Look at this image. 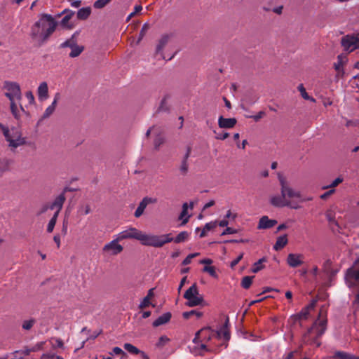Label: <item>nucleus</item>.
<instances>
[{"mask_svg":"<svg viewBox=\"0 0 359 359\" xmlns=\"http://www.w3.org/2000/svg\"><path fill=\"white\" fill-rule=\"evenodd\" d=\"M326 329L327 318L323 310L320 309L318 319L303 336V342L304 344H310L319 346L320 342L318 341V338L325 333Z\"/></svg>","mask_w":359,"mask_h":359,"instance_id":"3","label":"nucleus"},{"mask_svg":"<svg viewBox=\"0 0 359 359\" xmlns=\"http://www.w3.org/2000/svg\"><path fill=\"white\" fill-rule=\"evenodd\" d=\"M196 315L197 318H199L202 316V313L199 311H196L195 310H192L191 311L184 312L183 317L184 318H189L191 316Z\"/></svg>","mask_w":359,"mask_h":359,"instance_id":"50","label":"nucleus"},{"mask_svg":"<svg viewBox=\"0 0 359 359\" xmlns=\"http://www.w3.org/2000/svg\"><path fill=\"white\" fill-rule=\"evenodd\" d=\"M287 235H283L277 238L276 242L273 245V249L276 251L283 249L287 243Z\"/></svg>","mask_w":359,"mask_h":359,"instance_id":"29","label":"nucleus"},{"mask_svg":"<svg viewBox=\"0 0 359 359\" xmlns=\"http://www.w3.org/2000/svg\"><path fill=\"white\" fill-rule=\"evenodd\" d=\"M238 232V231L235 229L231 227H226L223 232L222 233V236L227 235V234H235Z\"/></svg>","mask_w":359,"mask_h":359,"instance_id":"56","label":"nucleus"},{"mask_svg":"<svg viewBox=\"0 0 359 359\" xmlns=\"http://www.w3.org/2000/svg\"><path fill=\"white\" fill-rule=\"evenodd\" d=\"M50 210V203L43 204L37 212V215H41L45 213L48 210Z\"/></svg>","mask_w":359,"mask_h":359,"instance_id":"55","label":"nucleus"},{"mask_svg":"<svg viewBox=\"0 0 359 359\" xmlns=\"http://www.w3.org/2000/svg\"><path fill=\"white\" fill-rule=\"evenodd\" d=\"M0 130L3 133L6 141L9 142V147L15 149L25 144V139L22 137V133L18 128L9 129L0 123Z\"/></svg>","mask_w":359,"mask_h":359,"instance_id":"4","label":"nucleus"},{"mask_svg":"<svg viewBox=\"0 0 359 359\" xmlns=\"http://www.w3.org/2000/svg\"><path fill=\"white\" fill-rule=\"evenodd\" d=\"M190 155V149L188 148L186 154L184 156L183 160L181 163V165L180 166V171L182 175H184L188 172L189 165L187 163V160Z\"/></svg>","mask_w":359,"mask_h":359,"instance_id":"28","label":"nucleus"},{"mask_svg":"<svg viewBox=\"0 0 359 359\" xmlns=\"http://www.w3.org/2000/svg\"><path fill=\"white\" fill-rule=\"evenodd\" d=\"M84 48L82 46H75L71 50V53H69V57H78L83 50Z\"/></svg>","mask_w":359,"mask_h":359,"instance_id":"41","label":"nucleus"},{"mask_svg":"<svg viewBox=\"0 0 359 359\" xmlns=\"http://www.w3.org/2000/svg\"><path fill=\"white\" fill-rule=\"evenodd\" d=\"M57 217H58L57 212H55L54 215H53V217H51L50 220L49 221L48 226H47V231L48 233H51L53 231L54 227L56 224V222H57Z\"/></svg>","mask_w":359,"mask_h":359,"instance_id":"40","label":"nucleus"},{"mask_svg":"<svg viewBox=\"0 0 359 359\" xmlns=\"http://www.w3.org/2000/svg\"><path fill=\"white\" fill-rule=\"evenodd\" d=\"M236 124V119L234 118H224L219 116L218 119V125L221 128H232Z\"/></svg>","mask_w":359,"mask_h":359,"instance_id":"22","label":"nucleus"},{"mask_svg":"<svg viewBox=\"0 0 359 359\" xmlns=\"http://www.w3.org/2000/svg\"><path fill=\"white\" fill-rule=\"evenodd\" d=\"M123 348L128 352L133 355H138L140 353V350L131 344L126 343L123 345Z\"/></svg>","mask_w":359,"mask_h":359,"instance_id":"39","label":"nucleus"},{"mask_svg":"<svg viewBox=\"0 0 359 359\" xmlns=\"http://www.w3.org/2000/svg\"><path fill=\"white\" fill-rule=\"evenodd\" d=\"M346 285L355 291V299L352 302V306L355 311L359 310V280L353 283L351 285L346 284Z\"/></svg>","mask_w":359,"mask_h":359,"instance_id":"23","label":"nucleus"},{"mask_svg":"<svg viewBox=\"0 0 359 359\" xmlns=\"http://www.w3.org/2000/svg\"><path fill=\"white\" fill-rule=\"evenodd\" d=\"M57 22L50 14L43 13L31 27L30 36L33 39L43 43L55 31Z\"/></svg>","mask_w":359,"mask_h":359,"instance_id":"2","label":"nucleus"},{"mask_svg":"<svg viewBox=\"0 0 359 359\" xmlns=\"http://www.w3.org/2000/svg\"><path fill=\"white\" fill-rule=\"evenodd\" d=\"M76 45H77V41L75 38V34H74L72 36V37L70 39H69L67 41H65V42L62 43L60 46V48H63L68 47L72 49Z\"/></svg>","mask_w":359,"mask_h":359,"instance_id":"34","label":"nucleus"},{"mask_svg":"<svg viewBox=\"0 0 359 359\" xmlns=\"http://www.w3.org/2000/svg\"><path fill=\"white\" fill-rule=\"evenodd\" d=\"M154 290H155V288H151L149 290L147 295L145 297H144V299H142V301L141 302V303L139 305V308L140 309L144 310L146 308L149 307L150 305H151V299L154 295Z\"/></svg>","mask_w":359,"mask_h":359,"instance_id":"26","label":"nucleus"},{"mask_svg":"<svg viewBox=\"0 0 359 359\" xmlns=\"http://www.w3.org/2000/svg\"><path fill=\"white\" fill-rule=\"evenodd\" d=\"M119 242H121V241L118 240V238L116 236V238L104 245L102 252L110 255H117L120 254L123 250V248L118 243Z\"/></svg>","mask_w":359,"mask_h":359,"instance_id":"11","label":"nucleus"},{"mask_svg":"<svg viewBox=\"0 0 359 359\" xmlns=\"http://www.w3.org/2000/svg\"><path fill=\"white\" fill-rule=\"evenodd\" d=\"M326 217L331 225H335L339 227V224L335 219L334 212L332 210H329L326 212Z\"/></svg>","mask_w":359,"mask_h":359,"instance_id":"46","label":"nucleus"},{"mask_svg":"<svg viewBox=\"0 0 359 359\" xmlns=\"http://www.w3.org/2000/svg\"><path fill=\"white\" fill-rule=\"evenodd\" d=\"M280 183L281 185V194L285 196V198L292 199L290 201H297L299 205L300 203L305 201L306 199L303 198L299 191L294 190L287 185L285 180L280 177Z\"/></svg>","mask_w":359,"mask_h":359,"instance_id":"7","label":"nucleus"},{"mask_svg":"<svg viewBox=\"0 0 359 359\" xmlns=\"http://www.w3.org/2000/svg\"><path fill=\"white\" fill-rule=\"evenodd\" d=\"M173 241V237L171 233L158 236V247H161L164 244Z\"/></svg>","mask_w":359,"mask_h":359,"instance_id":"35","label":"nucleus"},{"mask_svg":"<svg viewBox=\"0 0 359 359\" xmlns=\"http://www.w3.org/2000/svg\"><path fill=\"white\" fill-rule=\"evenodd\" d=\"M11 104V111L13 116L16 119L20 118V110L18 109L17 104L15 102V100L10 101Z\"/></svg>","mask_w":359,"mask_h":359,"instance_id":"43","label":"nucleus"},{"mask_svg":"<svg viewBox=\"0 0 359 359\" xmlns=\"http://www.w3.org/2000/svg\"><path fill=\"white\" fill-rule=\"evenodd\" d=\"M253 278L254 276L243 277L241 281V286L245 289L249 288L252 284Z\"/></svg>","mask_w":359,"mask_h":359,"instance_id":"45","label":"nucleus"},{"mask_svg":"<svg viewBox=\"0 0 359 359\" xmlns=\"http://www.w3.org/2000/svg\"><path fill=\"white\" fill-rule=\"evenodd\" d=\"M277 224L275 219H270L267 216H263L260 218L257 226L258 229H267L272 228Z\"/></svg>","mask_w":359,"mask_h":359,"instance_id":"19","label":"nucleus"},{"mask_svg":"<svg viewBox=\"0 0 359 359\" xmlns=\"http://www.w3.org/2000/svg\"><path fill=\"white\" fill-rule=\"evenodd\" d=\"M217 221L206 223L204 226L205 231H209L212 229H214L217 226Z\"/></svg>","mask_w":359,"mask_h":359,"instance_id":"54","label":"nucleus"},{"mask_svg":"<svg viewBox=\"0 0 359 359\" xmlns=\"http://www.w3.org/2000/svg\"><path fill=\"white\" fill-rule=\"evenodd\" d=\"M266 261H267V259L266 257H262V258L259 259L257 262H256L253 264V266L251 269V271L253 273H257L259 271H261L262 269H263L264 267L263 263L266 262Z\"/></svg>","mask_w":359,"mask_h":359,"instance_id":"33","label":"nucleus"},{"mask_svg":"<svg viewBox=\"0 0 359 359\" xmlns=\"http://www.w3.org/2000/svg\"><path fill=\"white\" fill-rule=\"evenodd\" d=\"M156 202V199L154 198L144 197L139 204L136 209L134 216L137 218L140 217L144 212L146 208L150 204H154Z\"/></svg>","mask_w":359,"mask_h":359,"instance_id":"15","label":"nucleus"},{"mask_svg":"<svg viewBox=\"0 0 359 359\" xmlns=\"http://www.w3.org/2000/svg\"><path fill=\"white\" fill-rule=\"evenodd\" d=\"M316 302L317 300L313 299L308 306L303 308L299 314V318L306 319L310 311L314 309Z\"/></svg>","mask_w":359,"mask_h":359,"instance_id":"25","label":"nucleus"},{"mask_svg":"<svg viewBox=\"0 0 359 359\" xmlns=\"http://www.w3.org/2000/svg\"><path fill=\"white\" fill-rule=\"evenodd\" d=\"M45 341H40V342H38L37 344H36L35 345L32 346L30 347V350L32 351V352H36V351H39L41 349H43V346L45 344Z\"/></svg>","mask_w":359,"mask_h":359,"instance_id":"51","label":"nucleus"},{"mask_svg":"<svg viewBox=\"0 0 359 359\" xmlns=\"http://www.w3.org/2000/svg\"><path fill=\"white\" fill-rule=\"evenodd\" d=\"M199 255V253H192V254H189L182 262V264L183 265H188L191 263V259L194 257H196V256H198Z\"/></svg>","mask_w":359,"mask_h":359,"instance_id":"52","label":"nucleus"},{"mask_svg":"<svg viewBox=\"0 0 359 359\" xmlns=\"http://www.w3.org/2000/svg\"><path fill=\"white\" fill-rule=\"evenodd\" d=\"M346 284L351 285L355 281H359V256L355 261L353 266L347 269L345 275Z\"/></svg>","mask_w":359,"mask_h":359,"instance_id":"10","label":"nucleus"},{"mask_svg":"<svg viewBox=\"0 0 359 359\" xmlns=\"http://www.w3.org/2000/svg\"><path fill=\"white\" fill-rule=\"evenodd\" d=\"M304 255L299 253H290L287 257V264L291 268H297L304 263Z\"/></svg>","mask_w":359,"mask_h":359,"instance_id":"14","label":"nucleus"},{"mask_svg":"<svg viewBox=\"0 0 359 359\" xmlns=\"http://www.w3.org/2000/svg\"><path fill=\"white\" fill-rule=\"evenodd\" d=\"M343 59L344 57L342 55H339L337 57V62L334 63V68L338 72H340L342 70L344 65Z\"/></svg>","mask_w":359,"mask_h":359,"instance_id":"49","label":"nucleus"},{"mask_svg":"<svg viewBox=\"0 0 359 359\" xmlns=\"http://www.w3.org/2000/svg\"><path fill=\"white\" fill-rule=\"evenodd\" d=\"M343 181V179L341 177H337L336 178L332 183L329 186L330 187H337L339 184H340L341 182H342Z\"/></svg>","mask_w":359,"mask_h":359,"instance_id":"62","label":"nucleus"},{"mask_svg":"<svg viewBox=\"0 0 359 359\" xmlns=\"http://www.w3.org/2000/svg\"><path fill=\"white\" fill-rule=\"evenodd\" d=\"M66 200V197L64 193L60 194L58 196L55 198L54 201L50 203V210H56L55 212L59 213L62 208L63 204Z\"/></svg>","mask_w":359,"mask_h":359,"instance_id":"17","label":"nucleus"},{"mask_svg":"<svg viewBox=\"0 0 359 359\" xmlns=\"http://www.w3.org/2000/svg\"><path fill=\"white\" fill-rule=\"evenodd\" d=\"M203 271L205 272L208 273L212 277H217V273H216L215 269L213 266H205L203 268Z\"/></svg>","mask_w":359,"mask_h":359,"instance_id":"53","label":"nucleus"},{"mask_svg":"<svg viewBox=\"0 0 359 359\" xmlns=\"http://www.w3.org/2000/svg\"><path fill=\"white\" fill-rule=\"evenodd\" d=\"M140 230L130 226L126 230L122 231L119 233H118L116 236L118 238V240L121 241L126 239H135L137 240L139 236Z\"/></svg>","mask_w":359,"mask_h":359,"instance_id":"12","label":"nucleus"},{"mask_svg":"<svg viewBox=\"0 0 359 359\" xmlns=\"http://www.w3.org/2000/svg\"><path fill=\"white\" fill-rule=\"evenodd\" d=\"M189 236V233L187 231H182L175 238H173L172 241H174L176 243H182L187 241Z\"/></svg>","mask_w":359,"mask_h":359,"instance_id":"36","label":"nucleus"},{"mask_svg":"<svg viewBox=\"0 0 359 359\" xmlns=\"http://www.w3.org/2000/svg\"><path fill=\"white\" fill-rule=\"evenodd\" d=\"M341 46L346 52L351 53L359 48V37L353 34H348L341 38Z\"/></svg>","mask_w":359,"mask_h":359,"instance_id":"9","label":"nucleus"},{"mask_svg":"<svg viewBox=\"0 0 359 359\" xmlns=\"http://www.w3.org/2000/svg\"><path fill=\"white\" fill-rule=\"evenodd\" d=\"M74 8H79L81 4V0H67Z\"/></svg>","mask_w":359,"mask_h":359,"instance_id":"61","label":"nucleus"},{"mask_svg":"<svg viewBox=\"0 0 359 359\" xmlns=\"http://www.w3.org/2000/svg\"><path fill=\"white\" fill-rule=\"evenodd\" d=\"M60 98V94L59 93H55L54 96L53 101L51 104L49 105L45 110L41 118L39 120V122L43 120L49 118L55 111L57 103Z\"/></svg>","mask_w":359,"mask_h":359,"instance_id":"16","label":"nucleus"},{"mask_svg":"<svg viewBox=\"0 0 359 359\" xmlns=\"http://www.w3.org/2000/svg\"><path fill=\"white\" fill-rule=\"evenodd\" d=\"M36 323V320L35 318H31L29 319H25L22 322V328L25 331H29Z\"/></svg>","mask_w":359,"mask_h":359,"instance_id":"32","label":"nucleus"},{"mask_svg":"<svg viewBox=\"0 0 359 359\" xmlns=\"http://www.w3.org/2000/svg\"><path fill=\"white\" fill-rule=\"evenodd\" d=\"M270 203L275 207H289L292 209H299L301 208L300 205L297 201H290L285 198V196L281 194L280 196L275 195L272 196L270 198Z\"/></svg>","mask_w":359,"mask_h":359,"instance_id":"8","label":"nucleus"},{"mask_svg":"<svg viewBox=\"0 0 359 359\" xmlns=\"http://www.w3.org/2000/svg\"><path fill=\"white\" fill-rule=\"evenodd\" d=\"M334 356L339 359H359V357H356L353 355L343 351L336 352Z\"/></svg>","mask_w":359,"mask_h":359,"instance_id":"38","label":"nucleus"},{"mask_svg":"<svg viewBox=\"0 0 359 359\" xmlns=\"http://www.w3.org/2000/svg\"><path fill=\"white\" fill-rule=\"evenodd\" d=\"M4 88L6 90L5 95L10 101L22 99V93L20 85L13 81H6L4 83Z\"/></svg>","mask_w":359,"mask_h":359,"instance_id":"5","label":"nucleus"},{"mask_svg":"<svg viewBox=\"0 0 359 359\" xmlns=\"http://www.w3.org/2000/svg\"><path fill=\"white\" fill-rule=\"evenodd\" d=\"M91 13V9L90 7L82 8L77 12V18L79 20H86Z\"/></svg>","mask_w":359,"mask_h":359,"instance_id":"31","label":"nucleus"},{"mask_svg":"<svg viewBox=\"0 0 359 359\" xmlns=\"http://www.w3.org/2000/svg\"><path fill=\"white\" fill-rule=\"evenodd\" d=\"M172 97L170 95H166L162 99L160 106L158 107L159 111H169L171 107Z\"/></svg>","mask_w":359,"mask_h":359,"instance_id":"24","label":"nucleus"},{"mask_svg":"<svg viewBox=\"0 0 359 359\" xmlns=\"http://www.w3.org/2000/svg\"><path fill=\"white\" fill-rule=\"evenodd\" d=\"M194 203L193 201L190 202L189 204L187 203H184L182 205V210L179 216V219L182 220V224L184 225L187 224L189 221V219L190 217V215H188V208H189L191 210L194 208Z\"/></svg>","mask_w":359,"mask_h":359,"instance_id":"18","label":"nucleus"},{"mask_svg":"<svg viewBox=\"0 0 359 359\" xmlns=\"http://www.w3.org/2000/svg\"><path fill=\"white\" fill-rule=\"evenodd\" d=\"M243 254H241L236 259H235L234 260H233L231 264H230V266L231 268H233L235 267L238 264V262L241 260V259L243 258Z\"/></svg>","mask_w":359,"mask_h":359,"instance_id":"59","label":"nucleus"},{"mask_svg":"<svg viewBox=\"0 0 359 359\" xmlns=\"http://www.w3.org/2000/svg\"><path fill=\"white\" fill-rule=\"evenodd\" d=\"M37 95L39 100L43 102L48 98V87L46 82L40 83L37 88Z\"/></svg>","mask_w":359,"mask_h":359,"instance_id":"21","label":"nucleus"},{"mask_svg":"<svg viewBox=\"0 0 359 359\" xmlns=\"http://www.w3.org/2000/svg\"><path fill=\"white\" fill-rule=\"evenodd\" d=\"M112 352L116 355H122L123 356H126V353L119 347H114L112 350Z\"/></svg>","mask_w":359,"mask_h":359,"instance_id":"58","label":"nucleus"},{"mask_svg":"<svg viewBox=\"0 0 359 359\" xmlns=\"http://www.w3.org/2000/svg\"><path fill=\"white\" fill-rule=\"evenodd\" d=\"M172 317L170 312H165L158 316V325H164L168 323Z\"/></svg>","mask_w":359,"mask_h":359,"instance_id":"37","label":"nucleus"},{"mask_svg":"<svg viewBox=\"0 0 359 359\" xmlns=\"http://www.w3.org/2000/svg\"><path fill=\"white\" fill-rule=\"evenodd\" d=\"M175 36L172 33L162 34L161 39L158 40V52L163 48L167 43L172 41Z\"/></svg>","mask_w":359,"mask_h":359,"instance_id":"27","label":"nucleus"},{"mask_svg":"<svg viewBox=\"0 0 359 359\" xmlns=\"http://www.w3.org/2000/svg\"><path fill=\"white\" fill-rule=\"evenodd\" d=\"M184 297L187 300V305L196 306L202 304L203 297L199 294L196 284H193L184 293Z\"/></svg>","mask_w":359,"mask_h":359,"instance_id":"6","label":"nucleus"},{"mask_svg":"<svg viewBox=\"0 0 359 359\" xmlns=\"http://www.w3.org/2000/svg\"><path fill=\"white\" fill-rule=\"evenodd\" d=\"M41 359H63V358L59 355L43 354Z\"/></svg>","mask_w":359,"mask_h":359,"instance_id":"60","label":"nucleus"},{"mask_svg":"<svg viewBox=\"0 0 359 359\" xmlns=\"http://www.w3.org/2000/svg\"><path fill=\"white\" fill-rule=\"evenodd\" d=\"M137 241L144 245L157 247V236L146 233L140 230Z\"/></svg>","mask_w":359,"mask_h":359,"instance_id":"13","label":"nucleus"},{"mask_svg":"<svg viewBox=\"0 0 359 359\" xmlns=\"http://www.w3.org/2000/svg\"><path fill=\"white\" fill-rule=\"evenodd\" d=\"M150 29V25L149 23H144L140 30V35L137 43H139L140 41L143 39V37L148 32Z\"/></svg>","mask_w":359,"mask_h":359,"instance_id":"44","label":"nucleus"},{"mask_svg":"<svg viewBox=\"0 0 359 359\" xmlns=\"http://www.w3.org/2000/svg\"><path fill=\"white\" fill-rule=\"evenodd\" d=\"M64 13H67V14L62 19L61 25L62 26H66L72 16L74 14V12L72 11L65 10L64 11Z\"/></svg>","mask_w":359,"mask_h":359,"instance_id":"48","label":"nucleus"},{"mask_svg":"<svg viewBox=\"0 0 359 359\" xmlns=\"http://www.w3.org/2000/svg\"><path fill=\"white\" fill-rule=\"evenodd\" d=\"M25 96H26L27 99L28 100L29 104H34V103L35 100H34V96L32 92L27 91L25 93Z\"/></svg>","mask_w":359,"mask_h":359,"instance_id":"57","label":"nucleus"},{"mask_svg":"<svg viewBox=\"0 0 359 359\" xmlns=\"http://www.w3.org/2000/svg\"><path fill=\"white\" fill-rule=\"evenodd\" d=\"M11 161L6 158H0V176L8 170Z\"/></svg>","mask_w":359,"mask_h":359,"instance_id":"30","label":"nucleus"},{"mask_svg":"<svg viewBox=\"0 0 359 359\" xmlns=\"http://www.w3.org/2000/svg\"><path fill=\"white\" fill-rule=\"evenodd\" d=\"M111 0H97L94 2L93 6L96 9H102L105 7Z\"/></svg>","mask_w":359,"mask_h":359,"instance_id":"47","label":"nucleus"},{"mask_svg":"<svg viewBox=\"0 0 359 359\" xmlns=\"http://www.w3.org/2000/svg\"><path fill=\"white\" fill-rule=\"evenodd\" d=\"M158 351L162 347H165V353L170 354L173 352V348L170 346V340L166 336H162L158 338Z\"/></svg>","mask_w":359,"mask_h":359,"instance_id":"20","label":"nucleus"},{"mask_svg":"<svg viewBox=\"0 0 359 359\" xmlns=\"http://www.w3.org/2000/svg\"><path fill=\"white\" fill-rule=\"evenodd\" d=\"M298 90L300 92L302 97L306 100H311L313 102L315 101V100L313 97H311L308 93L306 91L305 88L304 87L303 84H299L297 87Z\"/></svg>","mask_w":359,"mask_h":359,"instance_id":"42","label":"nucleus"},{"mask_svg":"<svg viewBox=\"0 0 359 359\" xmlns=\"http://www.w3.org/2000/svg\"><path fill=\"white\" fill-rule=\"evenodd\" d=\"M228 137H229V133H224L218 134L217 135L216 138L218 140H224L226 139Z\"/></svg>","mask_w":359,"mask_h":359,"instance_id":"64","label":"nucleus"},{"mask_svg":"<svg viewBox=\"0 0 359 359\" xmlns=\"http://www.w3.org/2000/svg\"><path fill=\"white\" fill-rule=\"evenodd\" d=\"M213 338L229 341L230 333L227 325H224L217 332H214L210 328L201 329L196 333L193 341L196 344L200 341V348L203 351L215 352L217 351L218 346L212 342Z\"/></svg>","mask_w":359,"mask_h":359,"instance_id":"1","label":"nucleus"},{"mask_svg":"<svg viewBox=\"0 0 359 359\" xmlns=\"http://www.w3.org/2000/svg\"><path fill=\"white\" fill-rule=\"evenodd\" d=\"M264 112L261 111L257 114L252 116L255 121H257L264 116Z\"/></svg>","mask_w":359,"mask_h":359,"instance_id":"63","label":"nucleus"}]
</instances>
